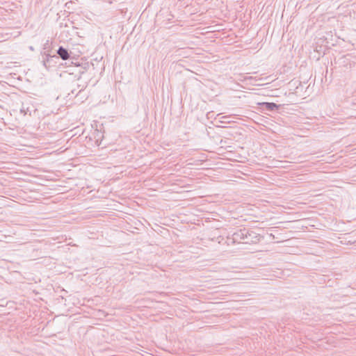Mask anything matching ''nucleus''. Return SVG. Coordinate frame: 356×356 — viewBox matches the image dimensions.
Returning <instances> with one entry per match:
<instances>
[{
    "mask_svg": "<svg viewBox=\"0 0 356 356\" xmlns=\"http://www.w3.org/2000/svg\"><path fill=\"white\" fill-rule=\"evenodd\" d=\"M233 241L236 243L246 244L256 243L259 241V236L253 231L243 228L234 232L232 235Z\"/></svg>",
    "mask_w": 356,
    "mask_h": 356,
    "instance_id": "1",
    "label": "nucleus"
},
{
    "mask_svg": "<svg viewBox=\"0 0 356 356\" xmlns=\"http://www.w3.org/2000/svg\"><path fill=\"white\" fill-rule=\"evenodd\" d=\"M58 57L56 55L51 56L49 54H45L43 57L42 63L45 68L48 69L52 63H56V60H58Z\"/></svg>",
    "mask_w": 356,
    "mask_h": 356,
    "instance_id": "2",
    "label": "nucleus"
},
{
    "mask_svg": "<svg viewBox=\"0 0 356 356\" xmlns=\"http://www.w3.org/2000/svg\"><path fill=\"white\" fill-rule=\"evenodd\" d=\"M259 105L262 106L265 109H266L268 111L277 110L280 106V105H277L273 102H262L260 103Z\"/></svg>",
    "mask_w": 356,
    "mask_h": 356,
    "instance_id": "3",
    "label": "nucleus"
},
{
    "mask_svg": "<svg viewBox=\"0 0 356 356\" xmlns=\"http://www.w3.org/2000/svg\"><path fill=\"white\" fill-rule=\"evenodd\" d=\"M57 54L58 55V58L60 57L63 60H66L70 58V54L68 53L67 49L63 47H60L57 50Z\"/></svg>",
    "mask_w": 356,
    "mask_h": 356,
    "instance_id": "4",
    "label": "nucleus"
},
{
    "mask_svg": "<svg viewBox=\"0 0 356 356\" xmlns=\"http://www.w3.org/2000/svg\"><path fill=\"white\" fill-rule=\"evenodd\" d=\"M231 118V116L229 115H225V116H222V119L223 120L221 121V122H224V123H230V122H234L233 120H230Z\"/></svg>",
    "mask_w": 356,
    "mask_h": 356,
    "instance_id": "5",
    "label": "nucleus"
}]
</instances>
